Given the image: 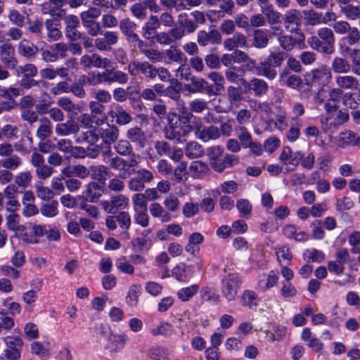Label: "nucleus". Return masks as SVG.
Here are the masks:
<instances>
[{
  "label": "nucleus",
  "mask_w": 360,
  "mask_h": 360,
  "mask_svg": "<svg viewBox=\"0 0 360 360\" xmlns=\"http://www.w3.org/2000/svg\"><path fill=\"white\" fill-rule=\"evenodd\" d=\"M112 151L110 149L104 153V155L108 158L106 162L109 164L111 169L119 171V176L121 179H127L131 174L135 173V169L138 167L139 155L131 154L128 159H124L119 156H112Z\"/></svg>",
  "instance_id": "nucleus-1"
},
{
  "label": "nucleus",
  "mask_w": 360,
  "mask_h": 360,
  "mask_svg": "<svg viewBox=\"0 0 360 360\" xmlns=\"http://www.w3.org/2000/svg\"><path fill=\"white\" fill-rule=\"evenodd\" d=\"M96 134L92 131L86 133L85 139L89 143H95L100 137L104 144L110 146L117 141L120 135L118 127L113 124L105 122L95 129Z\"/></svg>",
  "instance_id": "nucleus-2"
},
{
  "label": "nucleus",
  "mask_w": 360,
  "mask_h": 360,
  "mask_svg": "<svg viewBox=\"0 0 360 360\" xmlns=\"http://www.w3.org/2000/svg\"><path fill=\"white\" fill-rule=\"evenodd\" d=\"M101 14V9L96 7H90L80 14L83 26L86 29L88 34L92 37L97 36L101 32V25L95 20Z\"/></svg>",
  "instance_id": "nucleus-3"
},
{
  "label": "nucleus",
  "mask_w": 360,
  "mask_h": 360,
  "mask_svg": "<svg viewBox=\"0 0 360 360\" xmlns=\"http://www.w3.org/2000/svg\"><path fill=\"white\" fill-rule=\"evenodd\" d=\"M241 278L238 274H229L221 283V292L223 297L228 301L235 300L241 284Z\"/></svg>",
  "instance_id": "nucleus-4"
},
{
  "label": "nucleus",
  "mask_w": 360,
  "mask_h": 360,
  "mask_svg": "<svg viewBox=\"0 0 360 360\" xmlns=\"http://www.w3.org/2000/svg\"><path fill=\"white\" fill-rule=\"evenodd\" d=\"M165 56L171 62L180 64L179 68L177 69L179 76L181 78L188 79L191 74L189 72L190 70L186 65L187 58L184 53L178 49L177 46H171L167 50H166Z\"/></svg>",
  "instance_id": "nucleus-5"
},
{
  "label": "nucleus",
  "mask_w": 360,
  "mask_h": 360,
  "mask_svg": "<svg viewBox=\"0 0 360 360\" xmlns=\"http://www.w3.org/2000/svg\"><path fill=\"white\" fill-rule=\"evenodd\" d=\"M134 176L128 182V188L134 192H141L145 188L146 184L152 182L154 179L153 173L146 169L135 170Z\"/></svg>",
  "instance_id": "nucleus-6"
},
{
  "label": "nucleus",
  "mask_w": 360,
  "mask_h": 360,
  "mask_svg": "<svg viewBox=\"0 0 360 360\" xmlns=\"http://www.w3.org/2000/svg\"><path fill=\"white\" fill-rule=\"evenodd\" d=\"M333 31L338 35L347 34L349 44H356L360 41V32L356 27H352L346 20L335 21L333 25Z\"/></svg>",
  "instance_id": "nucleus-7"
},
{
  "label": "nucleus",
  "mask_w": 360,
  "mask_h": 360,
  "mask_svg": "<svg viewBox=\"0 0 360 360\" xmlns=\"http://www.w3.org/2000/svg\"><path fill=\"white\" fill-rule=\"evenodd\" d=\"M155 67L148 61L133 60L127 65V71L131 76H137L140 74L146 78L155 79Z\"/></svg>",
  "instance_id": "nucleus-8"
},
{
  "label": "nucleus",
  "mask_w": 360,
  "mask_h": 360,
  "mask_svg": "<svg viewBox=\"0 0 360 360\" xmlns=\"http://www.w3.org/2000/svg\"><path fill=\"white\" fill-rule=\"evenodd\" d=\"M80 64L86 69L103 68L111 67L112 63L108 58H102L96 53L83 55L80 58Z\"/></svg>",
  "instance_id": "nucleus-9"
},
{
  "label": "nucleus",
  "mask_w": 360,
  "mask_h": 360,
  "mask_svg": "<svg viewBox=\"0 0 360 360\" xmlns=\"http://www.w3.org/2000/svg\"><path fill=\"white\" fill-rule=\"evenodd\" d=\"M108 115L112 122H115L119 126L127 125L133 120L131 114L118 103H113L110 106Z\"/></svg>",
  "instance_id": "nucleus-10"
},
{
  "label": "nucleus",
  "mask_w": 360,
  "mask_h": 360,
  "mask_svg": "<svg viewBox=\"0 0 360 360\" xmlns=\"http://www.w3.org/2000/svg\"><path fill=\"white\" fill-rule=\"evenodd\" d=\"M129 198L122 194L111 196L109 200L101 201L103 209L108 214H115L118 210H122L127 207Z\"/></svg>",
  "instance_id": "nucleus-11"
},
{
  "label": "nucleus",
  "mask_w": 360,
  "mask_h": 360,
  "mask_svg": "<svg viewBox=\"0 0 360 360\" xmlns=\"http://www.w3.org/2000/svg\"><path fill=\"white\" fill-rule=\"evenodd\" d=\"M240 81L243 86L257 97L266 95L269 89L267 82L261 78L253 77L249 82L242 78Z\"/></svg>",
  "instance_id": "nucleus-12"
},
{
  "label": "nucleus",
  "mask_w": 360,
  "mask_h": 360,
  "mask_svg": "<svg viewBox=\"0 0 360 360\" xmlns=\"http://www.w3.org/2000/svg\"><path fill=\"white\" fill-rule=\"evenodd\" d=\"M197 41L201 46H206L209 44H219L222 41V37L220 32L214 29L200 30L197 34Z\"/></svg>",
  "instance_id": "nucleus-13"
},
{
  "label": "nucleus",
  "mask_w": 360,
  "mask_h": 360,
  "mask_svg": "<svg viewBox=\"0 0 360 360\" xmlns=\"http://www.w3.org/2000/svg\"><path fill=\"white\" fill-rule=\"evenodd\" d=\"M300 38L295 39L292 35L283 34L278 37V42L281 48L286 52L291 51L297 44L299 46H304V35L302 32L298 33Z\"/></svg>",
  "instance_id": "nucleus-14"
},
{
  "label": "nucleus",
  "mask_w": 360,
  "mask_h": 360,
  "mask_svg": "<svg viewBox=\"0 0 360 360\" xmlns=\"http://www.w3.org/2000/svg\"><path fill=\"white\" fill-rule=\"evenodd\" d=\"M65 35L70 41L81 39V33L77 30L79 26V18L75 15H69L65 18Z\"/></svg>",
  "instance_id": "nucleus-15"
},
{
  "label": "nucleus",
  "mask_w": 360,
  "mask_h": 360,
  "mask_svg": "<svg viewBox=\"0 0 360 360\" xmlns=\"http://www.w3.org/2000/svg\"><path fill=\"white\" fill-rule=\"evenodd\" d=\"M330 68L335 74L338 75L347 74L352 71L350 61L340 56H335L332 59Z\"/></svg>",
  "instance_id": "nucleus-16"
},
{
  "label": "nucleus",
  "mask_w": 360,
  "mask_h": 360,
  "mask_svg": "<svg viewBox=\"0 0 360 360\" xmlns=\"http://www.w3.org/2000/svg\"><path fill=\"white\" fill-rule=\"evenodd\" d=\"M66 1L67 0H49V13L52 20H55L56 25L60 24V19L65 14L63 6Z\"/></svg>",
  "instance_id": "nucleus-17"
},
{
  "label": "nucleus",
  "mask_w": 360,
  "mask_h": 360,
  "mask_svg": "<svg viewBox=\"0 0 360 360\" xmlns=\"http://www.w3.org/2000/svg\"><path fill=\"white\" fill-rule=\"evenodd\" d=\"M125 342L124 335L110 333L107 337L105 348L111 352L116 353L124 347Z\"/></svg>",
  "instance_id": "nucleus-18"
},
{
  "label": "nucleus",
  "mask_w": 360,
  "mask_h": 360,
  "mask_svg": "<svg viewBox=\"0 0 360 360\" xmlns=\"http://www.w3.org/2000/svg\"><path fill=\"white\" fill-rule=\"evenodd\" d=\"M297 156L294 157L292 149L289 146H285L280 155L279 160L286 166V171L291 172L298 165Z\"/></svg>",
  "instance_id": "nucleus-19"
},
{
  "label": "nucleus",
  "mask_w": 360,
  "mask_h": 360,
  "mask_svg": "<svg viewBox=\"0 0 360 360\" xmlns=\"http://www.w3.org/2000/svg\"><path fill=\"white\" fill-rule=\"evenodd\" d=\"M311 82L319 86H325L331 79V72L326 68H317L311 70Z\"/></svg>",
  "instance_id": "nucleus-20"
},
{
  "label": "nucleus",
  "mask_w": 360,
  "mask_h": 360,
  "mask_svg": "<svg viewBox=\"0 0 360 360\" xmlns=\"http://www.w3.org/2000/svg\"><path fill=\"white\" fill-rule=\"evenodd\" d=\"M127 138L129 142L136 144L141 148L145 146L146 142V135L141 127H134L129 128L127 131Z\"/></svg>",
  "instance_id": "nucleus-21"
},
{
  "label": "nucleus",
  "mask_w": 360,
  "mask_h": 360,
  "mask_svg": "<svg viewBox=\"0 0 360 360\" xmlns=\"http://www.w3.org/2000/svg\"><path fill=\"white\" fill-rule=\"evenodd\" d=\"M337 86L343 89L355 91L357 89L359 80L352 75L347 74L338 75L335 79Z\"/></svg>",
  "instance_id": "nucleus-22"
},
{
  "label": "nucleus",
  "mask_w": 360,
  "mask_h": 360,
  "mask_svg": "<svg viewBox=\"0 0 360 360\" xmlns=\"http://www.w3.org/2000/svg\"><path fill=\"white\" fill-rule=\"evenodd\" d=\"M160 27V25L158 21V17L157 15H150L142 27L143 36L146 39H151Z\"/></svg>",
  "instance_id": "nucleus-23"
},
{
  "label": "nucleus",
  "mask_w": 360,
  "mask_h": 360,
  "mask_svg": "<svg viewBox=\"0 0 360 360\" xmlns=\"http://www.w3.org/2000/svg\"><path fill=\"white\" fill-rule=\"evenodd\" d=\"M256 74L269 80H274L277 77L278 72L274 65L264 60L257 64Z\"/></svg>",
  "instance_id": "nucleus-24"
},
{
  "label": "nucleus",
  "mask_w": 360,
  "mask_h": 360,
  "mask_svg": "<svg viewBox=\"0 0 360 360\" xmlns=\"http://www.w3.org/2000/svg\"><path fill=\"white\" fill-rule=\"evenodd\" d=\"M119 27L127 41L137 35L135 32L137 25L129 18L122 19L119 22Z\"/></svg>",
  "instance_id": "nucleus-25"
},
{
  "label": "nucleus",
  "mask_w": 360,
  "mask_h": 360,
  "mask_svg": "<svg viewBox=\"0 0 360 360\" xmlns=\"http://www.w3.org/2000/svg\"><path fill=\"white\" fill-rule=\"evenodd\" d=\"M50 50H46V60L56 61L58 58H64L65 53L68 50V46L63 43H56L50 46Z\"/></svg>",
  "instance_id": "nucleus-26"
},
{
  "label": "nucleus",
  "mask_w": 360,
  "mask_h": 360,
  "mask_svg": "<svg viewBox=\"0 0 360 360\" xmlns=\"http://www.w3.org/2000/svg\"><path fill=\"white\" fill-rule=\"evenodd\" d=\"M105 71L108 84L116 82L123 85L127 84L129 79L128 75L123 71L108 68H106Z\"/></svg>",
  "instance_id": "nucleus-27"
},
{
  "label": "nucleus",
  "mask_w": 360,
  "mask_h": 360,
  "mask_svg": "<svg viewBox=\"0 0 360 360\" xmlns=\"http://www.w3.org/2000/svg\"><path fill=\"white\" fill-rule=\"evenodd\" d=\"M150 212L153 217L160 218L161 221L163 223H167L172 220V216L169 212L158 202L150 204Z\"/></svg>",
  "instance_id": "nucleus-28"
},
{
  "label": "nucleus",
  "mask_w": 360,
  "mask_h": 360,
  "mask_svg": "<svg viewBox=\"0 0 360 360\" xmlns=\"http://www.w3.org/2000/svg\"><path fill=\"white\" fill-rule=\"evenodd\" d=\"M345 51L348 53L351 61L350 66H352V73L360 76V49L347 47Z\"/></svg>",
  "instance_id": "nucleus-29"
},
{
  "label": "nucleus",
  "mask_w": 360,
  "mask_h": 360,
  "mask_svg": "<svg viewBox=\"0 0 360 360\" xmlns=\"http://www.w3.org/2000/svg\"><path fill=\"white\" fill-rule=\"evenodd\" d=\"M79 130V124L72 120H69L65 123L58 124L56 129V133L60 136H68L70 134H77Z\"/></svg>",
  "instance_id": "nucleus-30"
},
{
  "label": "nucleus",
  "mask_w": 360,
  "mask_h": 360,
  "mask_svg": "<svg viewBox=\"0 0 360 360\" xmlns=\"http://www.w3.org/2000/svg\"><path fill=\"white\" fill-rule=\"evenodd\" d=\"M307 43L312 49L316 50L318 52L326 55H330L333 53V49H331L330 46L328 47L326 45H324L319 35L311 36L309 37L307 40Z\"/></svg>",
  "instance_id": "nucleus-31"
},
{
  "label": "nucleus",
  "mask_w": 360,
  "mask_h": 360,
  "mask_svg": "<svg viewBox=\"0 0 360 360\" xmlns=\"http://www.w3.org/2000/svg\"><path fill=\"white\" fill-rule=\"evenodd\" d=\"M269 44V37L266 30L257 29L253 32L252 45L257 49H264Z\"/></svg>",
  "instance_id": "nucleus-32"
},
{
  "label": "nucleus",
  "mask_w": 360,
  "mask_h": 360,
  "mask_svg": "<svg viewBox=\"0 0 360 360\" xmlns=\"http://www.w3.org/2000/svg\"><path fill=\"white\" fill-rule=\"evenodd\" d=\"M317 35L320 37L324 45L330 46L333 49V53L334 52L333 44L335 43V35L333 30L328 27H321L317 30Z\"/></svg>",
  "instance_id": "nucleus-33"
},
{
  "label": "nucleus",
  "mask_w": 360,
  "mask_h": 360,
  "mask_svg": "<svg viewBox=\"0 0 360 360\" xmlns=\"http://www.w3.org/2000/svg\"><path fill=\"white\" fill-rule=\"evenodd\" d=\"M219 139L218 127L212 124L208 127H205L200 134L198 139L203 142H209L210 141H216Z\"/></svg>",
  "instance_id": "nucleus-34"
},
{
  "label": "nucleus",
  "mask_w": 360,
  "mask_h": 360,
  "mask_svg": "<svg viewBox=\"0 0 360 360\" xmlns=\"http://www.w3.org/2000/svg\"><path fill=\"white\" fill-rule=\"evenodd\" d=\"M185 153L191 159L200 158L204 154L203 147L196 141H191L187 145Z\"/></svg>",
  "instance_id": "nucleus-35"
},
{
  "label": "nucleus",
  "mask_w": 360,
  "mask_h": 360,
  "mask_svg": "<svg viewBox=\"0 0 360 360\" xmlns=\"http://www.w3.org/2000/svg\"><path fill=\"white\" fill-rule=\"evenodd\" d=\"M189 170L194 178H200L210 171L207 165L202 161H193L189 166Z\"/></svg>",
  "instance_id": "nucleus-36"
},
{
  "label": "nucleus",
  "mask_w": 360,
  "mask_h": 360,
  "mask_svg": "<svg viewBox=\"0 0 360 360\" xmlns=\"http://www.w3.org/2000/svg\"><path fill=\"white\" fill-rule=\"evenodd\" d=\"M18 50L19 53L25 57H31L38 51L37 47L26 39L20 41Z\"/></svg>",
  "instance_id": "nucleus-37"
},
{
  "label": "nucleus",
  "mask_w": 360,
  "mask_h": 360,
  "mask_svg": "<svg viewBox=\"0 0 360 360\" xmlns=\"http://www.w3.org/2000/svg\"><path fill=\"white\" fill-rule=\"evenodd\" d=\"M181 89V84L176 79H172L170 85L166 88L165 96L176 101L180 98Z\"/></svg>",
  "instance_id": "nucleus-38"
},
{
  "label": "nucleus",
  "mask_w": 360,
  "mask_h": 360,
  "mask_svg": "<svg viewBox=\"0 0 360 360\" xmlns=\"http://www.w3.org/2000/svg\"><path fill=\"white\" fill-rule=\"evenodd\" d=\"M302 15L298 10L291 9L286 12L283 17L285 27L288 28L290 25L299 26L301 23Z\"/></svg>",
  "instance_id": "nucleus-39"
},
{
  "label": "nucleus",
  "mask_w": 360,
  "mask_h": 360,
  "mask_svg": "<svg viewBox=\"0 0 360 360\" xmlns=\"http://www.w3.org/2000/svg\"><path fill=\"white\" fill-rule=\"evenodd\" d=\"M31 162L37 169V174L41 179H45V167L44 165V157L38 153H34L32 155Z\"/></svg>",
  "instance_id": "nucleus-40"
},
{
  "label": "nucleus",
  "mask_w": 360,
  "mask_h": 360,
  "mask_svg": "<svg viewBox=\"0 0 360 360\" xmlns=\"http://www.w3.org/2000/svg\"><path fill=\"white\" fill-rule=\"evenodd\" d=\"M179 24L181 25L184 33H193L198 27L193 20L188 18L186 13H181L179 15Z\"/></svg>",
  "instance_id": "nucleus-41"
},
{
  "label": "nucleus",
  "mask_w": 360,
  "mask_h": 360,
  "mask_svg": "<svg viewBox=\"0 0 360 360\" xmlns=\"http://www.w3.org/2000/svg\"><path fill=\"white\" fill-rule=\"evenodd\" d=\"M20 216L16 213H10L6 217V226L8 229L13 231H23L25 226L20 224Z\"/></svg>",
  "instance_id": "nucleus-42"
},
{
  "label": "nucleus",
  "mask_w": 360,
  "mask_h": 360,
  "mask_svg": "<svg viewBox=\"0 0 360 360\" xmlns=\"http://www.w3.org/2000/svg\"><path fill=\"white\" fill-rule=\"evenodd\" d=\"M340 11L345 15L347 19L355 20L360 18V6L348 4L340 6Z\"/></svg>",
  "instance_id": "nucleus-43"
},
{
  "label": "nucleus",
  "mask_w": 360,
  "mask_h": 360,
  "mask_svg": "<svg viewBox=\"0 0 360 360\" xmlns=\"http://www.w3.org/2000/svg\"><path fill=\"white\" fill-rule=\"evenodd\" d=\"M303 13L304 16V19L305 20V23L307 25L316 26L321 24V13L318 12L314 9H310L308 11H304Z\"/></svg>",
  "instance_id": "nucleus-44"
},
{
  "label": "nucleus",
  "mask_w": 360,
  "mask_h": 360,
  "mask_svg": "<svg viewBox=\"0 0 360 360\" xmlns=\"http://www.w3.org/2000/svg\"><path fill=\"white\" fill-rule=\"evenodd\" d=\"M286 53L283 51H271L265 59L275 68L281 67L286 58Z\"/></svg>",
  "instance_id": "nucleus-45"
},
{
  "label": "nucleus",
  "mask_w": 360,
  "mask_h": 360,
  "mask_svg": "<svg viewBox=\"0 0 360 360\" xmlns=\"http://www.w3.org/2000/svg\"><path fill=\"white\" fill-rule=\"evenodd\" d=\"M117 153L120 155L127 156L134 154L132 150V146L128 140L122 139L118 141L114 146Z\"/></svg>",
  "instance_id": "nucleus-46"
},
{
  "label": "nucleus",
  "mask_w": 360,
  "mask_h": 360,
  "mask_svg": "<svg viewBox=\"0 0 360 360\" xmlns=\"http://www.w3.org/2000/svg\"><path fill=\"white\" fill-rule=\"evenodd\" d=\"M227 96L231 103H240L243 99V89L240 86H230L227 88Z\"/></svg>",
  "instance_id": "nucleus-47"
},
{
  "label": "nucleus",
  "mask_w": 360,
  "mask_h": 360,
  "mask_svg": "<svg viewBox=\"0 0 360 360\" xmlns=\"http://www.w3.org/2000/svg\"><path fill=\"white\" fill-rule=\"evenodd\" d=\"M160 5L167 10L174 9L176 12L187 9L184 0H160Z\"/></svg>",
  "instance_id": "nucleus-48"
},
{
  "label": "nucleus",
  "mask_w": 360,
  "mask_h": 360,
  "mask_svg": "<svg viewBox=\"0 0 360 360\" xmlns=\"http://www.w3.org/2000/svg\"><path fill=\"white\" fill-rule=\"evenodd\" d=\"M86 76H82L78 81L74 82L70 86V91L78 98H84L86 91L84 89V84H86Z\"/></svg>",
  "instance_id": "nucleus-49"
},
{
  "label": "nucleus",
  "mask_w": 360,
  "mask_h": 360,
  "mask_svg": "<svg viewBox=\"0 0 360 360\" xmlns=\"http://www.w3.org/2000/svg\"><path fill=\"white\" fill-rule=\"evenodd\" d=\"M50 19H46V30H48L47 35L49 38L53 41H57L62 37V32L58 28L60 24H55V20H53V22L50 23Z\"/></svg>",
  "instance_id": "nucleus-50"
},
{
  "label": "nucleus",
  "mask_w": 360,
  "mask_h": 360,
  "mask_svg": "<svg viewBox=\"0 0 360 360\" xmlns=\"http://www.w3.org/2000/svg\"><path fill=\"white\" fill-rule=\"evenodd\" d=\"M130 11L132 15L139 20H143L147 17V8L146 4L142 3H135L130 7Z\"/></svg>",
  "instance_id": "nucleus-51"
},
{
  "label": "nucleus",
  "mask_w": 360,
  "mask_h": 360,
  "mask_svg": "<svg viewBox=\"0 0 360 360\" xmlns=\"http://www.w3.org/2000/svg\"><path fill=\"white\" fill-rule=\"evenodd\" d=\"M281 79H285V84L290 88L296 89L302 82V78L297 75H288V72H283L280 75Z\"/></svg>",
  "instance_id": "nucleus-52"
},
{
  "label": "nucleus",
  "mask_w": 360,
  "mask_h": 360,
  "mask_svg": "<svg viewBox=\"0 0 360 360\" xmlns=\"http://www.w3.org/2000/svg\"><path fill=\"white\" fill-rule=\"evenodd\" d=\"M108 83L105 70L103 72H93L86 79V83L92 86H96L101 83Z\"/></svg>",
  "instance_id": "nucleus-53"
},
{
  "label": "nucleus",
  "mask_w": 360,
  "mask_h": 360,
  "mask_svg": "<svg viewBox=\"0 0 360 360\" xmlns=\"http://www.w3.org/2000/svg\"><path fill=\"white\" fill-rule=\"evenodd\" d=\"M340 140L347 144L352 146L360 145V136L352 131H346L340 134Z\"/></svg>",
  "instance_id": "nucleus-54"
},
{
  "label": "nucleus",
  "mask_w": 360,
  "mask_h": 360,
  "mask_svg": "<svg viewBox=\"0 0 360 360\" xmlns=\"http://www.w3.org/2000/svg\"><path fill=\"white\" fill-rule=\"evenodd\" d=\"M189 109L193 113L200 114L208 110V103L202 99H194L188 103Z\"/></svg>",
  "instance_id": "nucleus-55"
},
{
  "label": "nucleus",
  "mask_w": 360,
  "mask_h": 360,
  "mask_svg": "<svg viewBox=\"0 0 360 360\" xmlns=\"http://www.w3.org/2000/svg\"><path fill=\"white\" fill-rule=\"evenodd\" d=\"M199 290L198 285H193L190 287L184 288L179 290L177 292L178 297L183 302L188 301L194 295H195Z\"/></svg>",
  "instance_id": "nucleus-56"
},
{
  "label": "nucleus",
  "mask_w": 360,
  "mask_h": 360,
  "mask_svg": "<svg viewBox=\"0 0 360 360\" xmlns=\"http://www.w3.org/2000/svg\"><path fill=\"white\" fill-rule=\"evenodd\" d=\"M241 300L243 305L248 306L251 308L252 306H257L258 297L254 291L247 290L244 291Z\"/></svg>",
  "instance_id": "nucleus-57"
},
{
  "label": "nucleus",
  "mask_w": 360,
  "mask_h": 360,
  "mask_svg": "<svg viewBox=\"0 0 360 360\" xmlns=\"http://www.w3.org/2000/svg\"><path fill=\"white\" fill-rule=\"evenodd\" d=\"M236 207L245 218H249L251 216L252 205L246 199H239L236 202Z\"/></svg>",
  "instance_id": "nucleus-58"
},
{
  "label": "nucleus",
  "mask_w": 360,
  "mask_h": 360,
  "mask_svg": "<svg viewBox=\"0 0 360 360\" xmlns=\"http://www.w3.org/2000/svg\"><path fill=\"white\" fill-rule=\"evenodd\" d=\"M116 216L120 227L125 231L129 229L131 224V216L125 211L120 212Z\"/></svg>",
  "instance_id": "nucleus-59"
},
{
  "label": "nucleus",
  "mask_w": 360,
  "mask_h": 360,
  "mask_svg": "<svg viewBox=\"0 0 360 360\" xmlns=\"http://www.w3.org/2000/svg\"><path fill=\"white\" fill-rule=\"evenodd\" d=\"M15 49L10 44H4L0 46V54L1 58L6 63L12 62Z\"/></svg>",
  "instance_id": "nucleus-60"
},
{
  "label": "nucleus",
  "mask_w": 360,
  "mask_h": 360,
  "mask_svg": "<svg viewBox=\"0 0 360 360\" xmlns=\"http://www.w3.org/2000/svg\"><path fill=\"white\" fill-rule=\"evenodd\" d=\"M135 222L142 227H147L149 224V217L147 214V209L134 210Z\"/></svg>",
  "instance_id": "nucleus-61"
},
{
  "label": "nucleus",
  "mask_w": 360,
  "mask_h": 360,
  "mask_svg": "<svg viewBox=\"0 0 360 360\" xmlns=\"http://www.w3.org/2000/svg\"><path fill=\"white\" fill-rule=\"evenodd\" d=\"M139 287L136 285H131L126 297L127 303L131 307L136 306L139 302Z\"/></svg>",
  "instance_id": "nucleus-62"
},
{
  "label": "nucleus",
  "mask_w": 360,
  "mask_h": 360,
  "mask_svg": "<svg viewBox=\"0 0 360 360\" xmlns=\"http://www.w3.org/2000/svg\"><path fill=\"white\" fill-rule=\"evenodd\" d=\"M22 164L20 158L15 155H11L2 160V167L7 169H15Z\"/></svg>",
  "instance_id": "nucleus-63"
},
{
  "label": "nucleus",
  "mask_w": 360,
  "mask_h": 360,
  "mask_svg": "<svg viewBox=\"0 0 360 360\" xmlns=\"http://www.w3.org/2000/svg\"><path fill=\"white\" fill-rule=\"evenodd\" d=\"M191 84L188 91L191 93H202L207 81L203 78L193 77L191 78Z\"/></svg>",
  "instance_id": "nucleus-64"
}]
</instances>
